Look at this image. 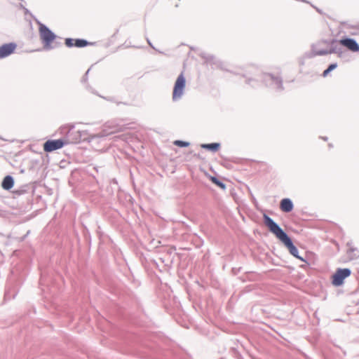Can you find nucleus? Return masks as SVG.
<instances>
[{
    "label": "nucleus",
    "mask_w": 359,
    "mask_h": 359,
    "mask_svg": "<svg viewBox=\"0 0 359 359\" xmlns=\"http://www.w3.org/2000/svg\"><path fill=\"white\" fill-rule=\"evenodd\" d=\"M264 224L269 231L273 233L287 248L291 255L304 261L303 258L299 256L297 248L293 245L291 239L285 232L268 215H264Z\"/></svg>",
    "instance_id": "1"
},
{
    "label": "nucleus",
    "mask_w": 359,
    "mask_h": 359,
    "mask_svg": "<svg viewBox=\"0 0 359 359\" xmlns=\"http://www.w3.org/2000/svg\"><path fill=\"white\" fill-rule=\"evenodd\" d=\"M262 79L263 82L268 86L274 90H279L283 89V82L279 76H274L269 74H260L257 75L255 78L248 79V82L252 87L259 86V80Z\"/></svg>",
    "instance_id": "2"
},
{
    "label": "nucleus",
    "mask_w": 359,
    "mask_h": 359,
    "mask_svg": "<svg viewBox=\"0 0 359 359\" xmlns=\"http://www.w3.org/2000/svg\"><path fill=\"white\" fill-rule=\"evenodd\" d=\"M38 24L39 26V36L43 44L44 49H52L53 47L51 46V43L56 39L57 36L45 25L41 22H38Z\"/></svg>",
    "instance_id": "3"
},
{
    "label": "nucleus",
    "mask_w": 359,
    "mask_h": 359,
    "mask_svg": "<svg viewBox=\"0 0 359 359\" xmlns=\"http://www.w3.org/2000/svg\"><path fill=\"white\" fill-rule=\"evenodd\" d=\"M88 139V135L86 130H76L72 126L68 129L65 141L66 144H76Z\"/></svg>",
    "instance_id": "4"
},
{
    "label": "nucleus",
    "mask_w": 359,
    "mask_h": 359,
    "mask_svg": "<svg viewBox=\"0 0 359 359\" xmlns=\"http://www.w3.org/2000/svg\"><path fill=\"white\" fill-rule=\"evenodd\" d=\"M185 86L186 79L183 73H181L177 78L174 85L172 92V100L174 101H177L182 98L184 95Z\"/></svg>",
    "instance_id": "5"
},
{
    "label": "nucleus",
    "mask_w": 359,
    "mask_h": 359,
    "mask_svg": "<svg viewBox=\"0 0 359 359\" xmlns=\"http://www.w3.org/2000/svg\"><path fill=\"white\" fill-rule=\"evenodd\" d=\"M351 275L349 269H339L332 276V284L335 286H340L344 283L346 278Z\"/></svg>",
    "instance_id": "6"
},
{
    "label": "nucleus",
    "mask_w": 359,
    "mask_h": 359,
    "mask_svg": "<svg viewBox=\"0 0 359 359\" xmlns=\"http://www.w3.org/2000/svg\"><path fill=\"white\" fill-rule=\"evenodd\" d=\"M312 56L315 55H325L330 53H340L341 52V48L337 44L334 43L332 44L330 50H317L315 46H312Z\"/></svg>",
    "instance_id": "7"
},
{
    "label": "nucleus",
    "mask_w": 359,
    "mask_h": 359,
    "mask_svg": "<svg viewBox=\"0 0 359 359\" xmlns=\"http://www.w3.org/2000/svg\"><path fill=\"white\" fill-rule=\"evenodd\" d=\"M65 144H67L65 140H48L43 144V149L45 151L50 152L62 148Z\"/></svg>",
    "instance_id": "8"
},
{
    "label": "nucleus",
    "mask_w": 359,
    "mask_h": 359,
    "mask_svg": "<svg viewBox=\"0 0 359 359\" xmlns=\"http://www.w3.org/2000/svg\"><path fill=\"white\" fill-rule=\"evenodd\" d=\"M339 44L345 46L348 50H350L353 52L359 51V45L353 39H350V38L342 39L339 41Z\"/></svg>",
    "instance_id": "9"
},
{
    "label": "nucleus",
    "mask_w": 359,
    "mask_h": 359,
    "mask_svg": "<svg viewBox=\"0 0 359 359\" xmlns=\"http://www.w3.org/2000/svg\"><path fill=\"white\" fill-rule=\"evenodd\" d=\"M16 44L14 43H5L0 46V59L8 57L12 54L16 48Z\"/></svg>",
    "instance_id": "10"
},
{
    "label": "nucleus",
    "mask_w": 359,
    "mask_h": 359,
    "mask_svg": "<svg viewBox=\"0 0 359 359\" xmlns=\"http://www.w3.org/2000/svg\"><path fill=\"white\" fill-rule=\"evenodd\" d=\"M344 32L351 36H359V22L346 23L343 26Z\"/></svg>",
    "instance_id": "11"
},
{
    "label": "nucleus",
    "mask_w": 359,
    "mask_h": 359,
    "mask_svg": "<svg viewBox=\"0 0 359 359\" xmlns=\"http://www.w3.org/2000/svg\"><path fill=\"white\" fill-rule=\"evenodd\" d=\"M280 208L285 212H290L292 210L294 205L290 198H283L280 201Z\"/></svg>",
    "instance_id": "12"
},
{
    "label": "nucleus",
    "mask_w": 359,
    "mask_h": 359,
    "mask_svg": "<svg viewBox=\"0 0 359 359\" xmlns=\"http://www.w3.org/2000/svg\"><path fill=\"white\" fill-rule=\"evenodd\" d=\"M13 184H14L13 178L10 175H7L3 180L1 186L4 189L9 190L13 187Z\"/></svg>",
    "instance_id": "13"
},
{
    "label": "nucleus",
    "mask_w": 359,
    "mask_h": 359,
    "mask_svg": "<svg viewBox=\"0 0 359 359\" xmlns=\"http://www.w3.org/2000/svg\"><path fill=\"white\" fill-rule=\"evenodd\" d=\"M109 127L111 129L110 131H107V130H104L102 133H100V134H98L97 135H94L93 137H104L109 134L118 132L121 130V128L119 126H111V127L109 126Z\"/></svg>",
    "instance_id": "14"
},
{
    "label": "nucleus",
    "mask_w": 359,
    "mask_h": 359,
    "mask_svg": "<svg viewBox=\"0 0 359 359\" xmlns=\"http://www.w3.org/2000/svg\"><path fill=\"white\" fill-rule=\"evenodd\" d=\"M347 255L350 260L355 259L359 257L358 250L353 247H349L347 250Z\"/></svg>",
    "instance_id": "15"
},
{
    "label": "nucleus",
    "mask_w": 359,
    "mask_h": 359,
    "mask_svg": "<svg viewBox=\"0 0 359 359\" xmlns=\"http://www.w3.org/2000/svg\"><path fill=\"white\" fill-rule=\"evenodd\" d=\"M201 147L203 149L210 150L213 152H215L220 148V144L219 143L203 144H201Z\"/></svg>",
    "instance_id": "16"
},
{
    "label": "nucleus",
    "mask_w": 359,
    "mask_h": 359,
    "mask_svg": "<svg viewBox=\"0 0 359 359\" xmlns=\"http://www.w3.org/2000/svg\"><path fill=\"white\" fill-rule=\"evenodd\" d=\"M203 57L205 59V61L208 63L216 65L217 67H220V65H222V62H219V60H217L213 55H207L205 56L203 55Z\"/></svg>",
    "instance_id": "17"
},
{
    "label": "nucleus",
    "mask_w": 359,
    "mask_h": 359,
    "mask_svg": "<svg viewBox=\"0 0 359 359\" xmlns=\"http://www.w3.org/2000/svg\"><path fill=\"white\" fill-rule=\"evenodd\" d=\"M74 46L81 48L87 46L88 41L84 39H76L74 40Z\"/></svg>",
    "instance_id": "18"
},
{
    "label": "nucleus",
    "mask_w": 359,
    "mask_h": 359,
    "mask_svg": "<svg viewBox=\"0 0 359 359\" xmlns=\"http://www.w3.org/2000/svg\"><path fill=\"white\" fill-rule=\"evenodd\" d=\"M337 63L331 64V65L328 67V68H327V69H325V70L323 72V76L324 77L327 76L328 75V74H329L331 71H332V70L335 69L337 68Z\"/></svg>",
    "instance_id": "19"
},
{
    "label": "nucleus",
    "mask_w": 359,
    "mask_h": 359,
    "mask_svg": "<svg viewBox=\"0 0 359 359\" xmlns=\"http://www.w3.org/2000/svg\"><path fill=\"white\" fill-rule=\"evenodd\" d=\"M174 144L176 146H178V147H188L189 145V142H184L182 140H175L174 142Z\"/></svg>",
    "instance_id": "20"
},
{
    "label": "nucleus",
    "mask_w": 359,
    "mask_h": 359,
    "mask_svg": "<svg viewBox=\"0 0 359 359\" xmlns=\"http://www.w3.org/2000/svg\"><path fill=\"white\" fill-rule=\"evenodd\" d=\"M212 182L216 184L217 186H219V187L222 188V189H225V184L221 182H219L217 178L215 177H213L212 178Z\"/></svg>",
    "instance_id": "21"
},
{
    "label": "nucleus",
    "mask_w": 359,
    "mask_h": 359,
    "mask_svg": "<svg viewBox=\"0 0 359 359\" xmlns=\"http://www.w3.org/2000/svg\"><path fill=\"white\" fill-rule=\"evenodd\" d=\"M74 40L72 39H66L65 40V44L68 47H72L74 46Z\"/></svg>",
    "instance_id": "22"
},
{
    "label": "nucleus",
    "mask_w": 359,
    "mask_h": 359,
    "mask_svg": "<svg viewBox=\"0 0 359 359\" xmlns=\"http://www.w3.org/2000/svg\"><path fill=\"white\" fill-rule=\"evenodd\" d=\"M147 41L148 43V44L154 49H155V48L154 47V46L152 45V43H151L150 40L149 39H147Z\"/></svg>",
    "instance_id": "23"
},
{
    "label": "nucleus",
    "mask_w": 359,
    "mask_h": 359,
    "mask_svg": "<svg viewBox=\"0 0 359 359\" xmlns=\"http://www.w3.org/2000/svg\"><path fill=\"white\" fill-rule=\"evenodd\" d=\"M66 130H67V127H63V128H61V133H65Z\"/></svg>",
    "instance_id": "24"
}]
</instances>
